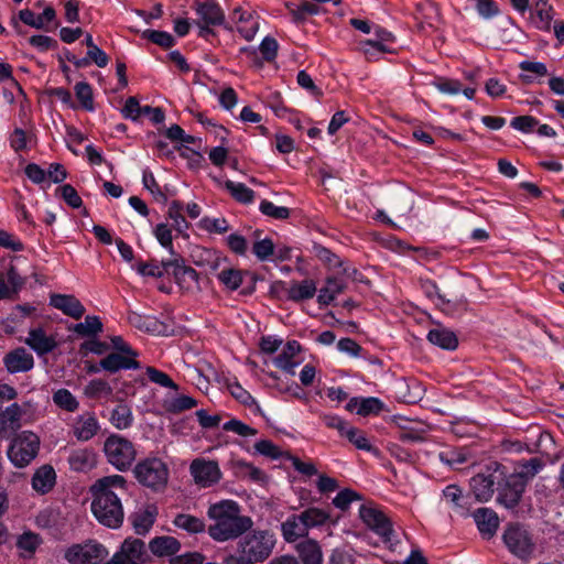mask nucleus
I'll return each instance as SVG.
<instances>
[{
	"label": "nucleus",
	"instance_id": "3",
	"mask_svg": "<svg viewBox=\"0 0 564 564\" xmlns=\"http://www.w3.org/2000/svg\"><path fill=\"white\" fill-rule=\"evenodd\" d=\"M102 322L96 315H87L84 322L68 326L69 332H73L80 338H85L80 345L83 352H135L133 347L122 336L113 335L105 340L97 339V335L102 332Z\"/></svg>",
	"mask_w": 564,
	"mask_h": 564
},
{
	"label": "nucleus",
	"instance_id": "25",
	"mask_svg": "<svg viewBox=\"0 0 564 564\" xmlns=\"http://www.w3.org/2000/svg\"><path fill=\"white\" fill-rule=\"evenodd\" d=\"M25 343L36 352H51L57 348L56 338L47 335L43 328L31 329Z\"/></svg>",
	"mask_w": 564,
	"mask_h": 564
},
{
	"label": "nucleus",
	"instance_id": "28",
	"mask_svg": "<svg viewBox=\"0 0 564 564\" xmlns=\"http://www.w3.org/2000/svg\"><path fill=\"white\" fill-rule=\"evenodd\" d=\"M149 549L156 556H174L181 550V543L174 536H156L150 541Z\"/></svg>",
	"mask_w": 564,
	"mask_h": 564
},
{
	"label": "nucleus",
	"instance_id": "18",
	"mask_svg": "<svg viewBox=\"0 0 564 564\" xmlns=\"http://www.w3.org/2000/svg\"><path fill=\"white\" fill-rule=\"evenodd\" d=\"M32 409L30 401L21 405L12 403L0 413V430L15 432L21 427L22 416Z\"/></svg>",
	"mask_w": 564,
	"mask_h": 564
},
{
	"label": "nucleus",
	"instance_id": "43",
	"mask_svg": "<svg viewBox=\"0 0 564 564\" xmlns=\"http://www.w3.org/2000/svg\"><path fill=\"white\" fill-rule=\"evenodd\" d=\"M53 401L58 408L67 412H75L79 406L76 398L67 389H58L55 391L53 393Z\"/></svg>",
	"mask_w": 564,
	"mask_h": 564
},
{
	"label": "nucleus",
	"instance_id": "19",
	"mask_svg": "<svg viewBox=\"0 0 564 564\" xmlns=\"http://www.w3.org/2000/svg\"><path fill=\"white\" fill-rule=\"evenodd\" d=\"M100 430L99 422L96 415L91 412H86L74 421L72 425V432L74 436L80 442H88Z\"/></svg>",
	"mask_w": 564,
	"mask_h": 564
},
{
	"label": "nucleus",
	"instance_id": "6",
	"mask_svg": "<svg viewBox=\"0 0 564 564\" xmlns=\"http://www.w3.org/2000/svg\"><path fill=\"white\" fill-rule=\"evenodd\" d=\"M102 452L108 464L118 471H127L137 458L134 444L119 434H110L104 442Z\"/></svg>",
	"mask_w": 564,
	"mask_h": 564
},
{
	"label": "nucleus",
	"instance_id": "59",
	"mask_svg": "<svg viewBox=\"0 0 564 564\" xmlns=\"http://www.w3.org/2000/svg\"><path fill=\"white\" fill-rule=\"evenodd\" d=\"M441 460L451 467H457L467 462V455L463 449H447L440 454Z\"/></svg>",
	"mask_w": 564,
	"mask_h": 564
},
{
	"label": "nucleus",
	"instance_id": "7",
	"mask_svg": "<svg viewBox=\"0 0 564 564\" xmlns=\"http://www.w3.org/2000/svg\"><path fill=\"white\" fill-rule=\"evenodd\" d=\"M502 540L509 552L523 561L531 558L535 550L531 533L519 523L509 524L502 534Z\"/></svg>",
	"mask_w": 564,
	"mask_h": 564
},
{
	"label": "nucleus",
	"instance_id": "32",
	"mask_svg": "<svg viewBox=\"0 0 564 564\" xmlns=\"http://www.w3.org/2000/svg\"><path fill=\"white\" fill-rule=\"evenodd\" d=\"M100 367L109 372H117L121 369H137L139 362L128 355H107L100 361Z\"/></svg>",
	"mask_w": 564,
	"mask_h": 564
},
{
	"label": "nucleus",
	"instance_id": "20",
	"mask_svg": "<svg viewBox=\"0 0 564 564\" xmlns=\"http://www.w3.org/2000/svg\"><path fill=\"white\" fill-rule=\"evenodd\" d=\"M496 477L492 473H479L470 479V490L475 499L486 502L491 499L495 492Z\"/></svg>",
	"mask_w": 564,
	"mask_h": 564
},
{
	"label": "nucleus",
	"instance_id": "42",
	"mask_svg": "<svg viewBox=\"0 0 564 564\" xmlns=\"http://www.w3.org/2000/svg\"><path fill=\"white\" fill-rule=\"evenodd\" d=\"M225 186L229 191L231 196L239 203L249 204L254 198V192L242 183L227 181L225 183Z\"/></svg>",
	"mask_w": 564,
	"mask_h": 564
},
{
	"label": "nucleus",
	"instance_id": "36",
	"mask_svg": "<svg viewBox=\"0 0 564 564\" xmlns=\"http://www.w3.org/2000/svg\"><path fill=\"white\" fill-rule=\"evenodd\" d=\"M427 338L432 344L438 346L442 349L454 350L458 345L456 335L445 328L430 330Z\"/></svg>",
	"mask_w": 564,
	"mask_h": 564
},
{
	"label": "nucleus",
	"instance_id": "8",
	"mask_svg": "<svg viewBox=\"0 0 564 564\" xmlns=\"http://www.w3.org/2000/svg\"><path fill=\"white\" fill-rule=\"evenodd\" d=\"M109 552L96 540L69 545L64 551V558L69 564H100Z\"/></svg>",
	"mask_w": 564,
	"mask_h": 564
},
{
	"label": "nucleus",
	"instance_id": "45",
	"mask_svg": "<svg viewBox=\"0 0 564 564\" xmlns=\"http://www.w3.org/2000/svg\"><path fill=\"white\" fill-rule=\"evenodd\" d=\"M183 205L178 200H173L169 207V217L173 220V227L180 234H184L188 228V223L182 215Z\"/></svg>",
	"mask_w": 564,
	"mask_h": 564
},
{
	"label": "nucleus",
	"instance_id": "17",
	"mask_svg": "<svg viewBox=\"0 0 564 564\" xmlns=\"http://www.w3.org/2000/svg\"><path fill=\"white\" fill-rule=\"evenodd\" d=\"M50 305L75 319L83 317L86 312L80 301L72 294H51Z\"/></svg>",
	"mask_w": 564,
	"mask_h": 564
},
{
	"label": "nucleus",
	"instance_id": "9",
	"mask_svg": "<svg viewBox=\"0 0 564 564\" xmlns=\"http://www.w3.org/2000/svg\"><path fill=\"white\" fill-rule=\"evenodd\" d=\"M39 447V437L32 432H23L9 447L8 456L17 467H24L36 457Z\"/></svg>",
	"mask_w": 564,
	"mask_h": 564
},
{
	"label": "nucleus",
	"instance_id": "58",
	"mask_svg": "<svg viewBox=\"0 0 564 564\" xmlns=\"http://www.w3.org/2000/svg\"><path fill=\"white\" fill-rule=\"evenodd\" d=\"M252 252L260 261H264L273 254L274 243L270 238L256 241L252 246Z\"/></svg>",
	"mask_w": 564,
	"mask_h": 564
},
{
	"label": "nucleus",
	"instance_id": "22",
	"mask_svg": "<svg viewBox=\"0 0 564 564\" xmlns=\"http://www.w3.org/2000/svg\"><path fill=\"white\" fill-rule=\"evenodd\" d=\"M480 534L486 539H491L499 528V517L490 508H479L473 513Z\"/></svg>",
	"mask_w": 564,
	"mask_h": 564
},
{
	"label": "nucleus",
	"instance_id": "62",
	"mask_svg": "<svg viewBox=\"0 0 564 564\" xmlns=\"http://www.w3.org/2000/svg\"><path fill=\"white\" fill-rule=\"evenodd\" d=\"M205 556L200 552H186L174 555L170 558L169 564H203Z\"/></svg>",
	"mask_w": 564,
	"mask_h": 564
},
{
	"label": "nucleus",
	"instance_id": "41",
	"mask_svg": "<svg viewBox=\"0 0 564 564\" xmlns=\"http://www.w3.org/2000/svg\"><path fill=\"white\" fill-rule=\"evenodd\" d=\"M234 14L238 22H246L249 24L239 26L238 31L246 40H251L258 30V22L252 19L251 13L245 12L240 8L236 9Z\"/></svg>",
	"mask_w": 564,
	"mask_h": 564
},
{
	"label": "nucleus",
	"instance_id": "27",
	"mask_svg": "<svg viewBox=\"0 0 564 564\" xmlns=\"http://www.w3.org/2000/svg\"><path fill=\"white\" fill-rule=\"evenodd\" d=\"M544 462L539 457H532L528 460H521L518 463L512 477H517V480L522 481L524 486L533 479L544 467Z\"/></svg>",
	"mask_w": 564,
	"mask_h": 564
},
{
	"label": "nucleus",
	"instance_id": "50",
	"mask_svg": "<svg viewBox=\"0 0 564 564\" xmlns=\"http://www.w3.org/2000/svg\"><path fill=\"white\" fill-rule=\"evenodd\" d=\"M142 37L150 40L152 43L158 44L162 47H171L174 44L173 36L164 31L145 30L142 33Z\"/></svg>",
	"mask_w": 564,
	"mask_h": 564
},
{
	"label": "nucleus",
	"instance_id": "12",
	"mask_svg": "<svg viewBox=\"0 0 564 564\" xmlns=\"http://www.w3.org/2000/svg\"><path fill=\"white\" fill-rule=\"evenodd\" d=\"M147 557L144 542L140 539L128 538L106 564H142Z\"/></svg>",
	"mask_w": 564,
	"mask_h": 564
},
{
	"label": "nucleus",
	"instance_id": "2",
	"mask_svg": "<svg viewBox=\"0 0 564 564\" xmlns=\"http://www.w3.org/2000/svg\"><path fill=\"white\" fill-rule=\"evenodd\" d=\"M207 516L213 520L207 532L217 542L236 540L253 525L252 519L241 514L240 506L234 500H221L210 505Z\"/></svg>",
	"mask_w": 564,
	"mask_h": 564
},
{
	"label": "nucleus",
	"instance_id": "52",
	"mask_svg": "<svg viewBox=\"0 0 564 564\" xmlns=\"http://www.w3.org/2000/svg\"><path fill=\"white\" fill-rule=\"evenodd\" d=\"M260 212L274 219H286L290 217V209L286 207L275 206L273 203L269 200H262L259 207Z\"/></svg>",
	"mask_w": 564,
	"mask_h": 564
},
{
	"label": "nucleus",
	"instance_id": "64",
	"mask_svg": "<svg viewBox=\"0 0 564 564\" xmlns=\"http://www.w3.org/2000/svg\"><path fill=\"white\" fill-rule=\"evenodd\" d=\"M358 499H359V496L357 492H355L354 490H350V489H344V490L339 491L336 495V497L333 499V505L336 508L345 510L349 507V505L354 500H358Z\"/></svg>",
	"mask_w": 564,
	"mask_h": 564
},
{
	"label": "nucleus",
	"instance_id": "54",
	"mask_svg": "<svg viewBox=\"0 0 564 564\" xmlns=\"http://www.w3.org/2000/svg\"><path fill=\"white\" fill-rule=\"evenodd\" d=\"M111 393V388L105 380L95 379L91 380L85 387V394L89 398H99Z\"/></svg>",
	"mask_w": 564,
	"mask_h": 564
},
{
	"label": "nucleus",
	"instance_id": "23",
	"mask_svg": "<svg viewBox=\"0 0 564 564\" xmlns=\"http://www.w3.org/2000/svg\"><path fill=\"white\" fill-rule=\"evenodd\" d=\"M195 11L197 21L207 25H221L225 21L224 11L214 0L196 1Z\"/></svg>",
	"mask_w": 564,
	"mask_h": 564
},
{
	"label": "nucleus",
	"instance_id": "24",
	"mask_svg": "<svg viewBox=\"0 0 564 564\" xmlns=\"http://www.w3.org/2000/svg\"><path fill=\"white\" fill-rule=\"evenodd\" d=\"M281 534L285 542L294 543L308 535V530L300 513H293L281 523Z\"/></svg>",
	"mask_w": 564,
	"mask_h": 564
},
{
	"label": "nucleus",
	"instance_id": "29",
	"mask_svg": "<svg viewBox=\"0 0 564 564\" xmlns=\"http://www.w3.org/2000/svg\"><path fill=\"white\" fill-rule=\"evenodd\" d=\"M56 474L52 466L43 465L32 477V487L39 494L48 492L55 485Z\"/></svg>",
	"mask_w": 564,
	"mask_h": 564
},
{
	"label": "nucleus",
	"instance_id": "1",
	"mask_svg": "<svg viewBox=\"0 0 564 564\" xmlns=\"http://www.w3.org/2000/svg\"><path fill=\"white\" fill-rule=\"evenodd\" d=\"M127 490V479L121 475L105 476L93 484L91 512L99 523L111 529L121 527L124 518L121 496Z\"/></svg>",
	"mask_w": 564,
	"mask_h": 564
},
{
	"label": "nucleus",
	"instance_id": "37",
	"mask_svg": "<svg viewBox=\"0 0 564 564\" xmlns=\"http://www.w3.org/2000/svg\"><path fill=\"white\" fill-rule=\"evenodd\" d=\"M300 514L308 531L325 525L330 519V514L327 510L317 507H310L300 512Z\"/></svg>",
	"mask_w": 564,
	"mask_h": 564
},
{
	"label": "nucleus",
	"instance_id": "10",
	"mask_svg": "<svg viewBox=\"0 0 564 564\" xmlns=\"http://www.w3.org/2000/svg\"><path fill=\"white\" fill-rule=\"evenodd\" d=\"M359 516L370 530L382 538L384 543L393 542L394 531L392 523L381 510L372 506H361Z\"/></svg>",
	"mask_w": 564,
	"mask_h": 564
},
{
	"label": "nucleus",
	"instance_id": "11",
	"mask_svg": "<svg viewBox=\"0 0 564 564\" xmlns=\"http://www.w3.org/2000/svg\"><path fill=\"white\" fill-rule=\"evenodd\" d=\"M162 267L167 273L172 269V274L182 289L192 291L199 288L198 273L193 268L186 265L181 256H175L170 260H162Z\"/></svg>",
	"mask_w": 564,
	"mask_h": 564
},
{
	"label": "nucleus",
	"instance_id": "26",
	"mask_svg": "<svg viewBox=\"0 0 564 564\" xmlns=\"http://www.w3.org/2000/svg\"><path fill=\"white\" fill-rule=\"evenodd\" d=\"M295 550L303 564H323V552L317 541L303 540L296 544Z\"/></svg>",
	"mask_w": 564,
	"mask_h": 564
},
{
	"label": "nucleus",
	"instance_id": "33",
	"mask_svg": "<svg viewBox=\"0 0 564 564\" xmlns=\"http://www.w3.org/2000/svg\"><path fill=\"white\" fill-rule=\"evenodd\" d=\"M109 421L117 430L131 427L134 421L131 408L124 403L117 404L111 411Z\"/></svg>",
	"mask_w": 564,
	"mask_h": 564
},
{
	"label": "nucleus",
	"instance_id": "63",
	"mask_svg": "<svg viewBox=\"0 0 564 564\" xmlns=\"http://www.w3.org/2000/svg\"><path fill=\"white\" fill-rule=\"evenodd\" d=\"M319 12V9L316 4L305 1L297 6L295 9L291 10L293 19L297 22L304 21L307 15H314Z\"/></svg>",
	"mask_w": 564,
	"mask_h": 564
},
{
	"label": "nucleus",
	"instance_id": "30",
	"mask_svg": "<svg viewBox=\"0 0 564 564\" xmlns=\"http://www.w3.org/2000/svg\"><path fill=\"white\" fill-rule=\"evenodd\" d=\"M194 263L206 269V273H215L221 265L223 259L210 249L197 248L192 253Z\"/></svg>",
	"mask_w": 564,
	"mask_h": 564
},
{
	"label": "nucleus",
	"instance_id": "57",
	"mask_svg": "<svg viewBox=\"0 0 564 564\" xmlns=\"http://www.w3.org/2000/svg\"><path fill=\"white\" fill-rule=\"evenodd\" d=\"M142 182L144 187L151 192V194L155 197L156 200L163 204L167 202L166 195L161 191L158 182L155 181L154 175L151 172L145 171L143 173Z\"/></svg>",
	"mask_w": 564,
	"mask_h": 564
},
{
	"label": "nucleus",
	"instance_id": "39",
	"mask_svg": "<svg viewBox=\"0 0 564 564\" xmlns=\"http://www.w3.org/2000/svg\"><path fill=\"white\" fill-rule=\"evenodd\" d=\"M41 543V536L32 531H24L17 539V547L24 557L32 556Z\"/></svg>",
	"mask_w": 564,
	"mask_h": 564
},
{
	"label": "nucleus",
	"instance_id": "15",
	"mask_svg": "<svg viewBox=\"0 0 564 564\" xmlns=\"http://www.w3.org/2000/svg\"><path fill=\"white\" fill-rule=\"evenodd\" d=\"M69 468L77 473H88L96 468L98 454L91 447L74 448L67 457Z\"/></svg>",
	"mask_w": 564,
	"mask_h": 564
},
{
	"label": "nucleus",
	"instance_id": "56",
	"mask_svg": "<svg viewBox=\"0 0 564 564\" xmlns=\"http://www.w3.org/2000/svg\"><path fill=\"white\" fill-rule=\"evenodd\" d=\"M223 429L225 431L234 432V433H236L240 436H245V437L254 436L257 434V430H254L253 427L245 424L243 422H241L240 420H237V419H232V420L226 422L223 425Z\"/></svg>",
	"mask_w": 564,
	"mask_h": 564
},
{
	"label": "nucleus",
	"instance_id": "21",
	"mask_svg": "<svg viewBox=\"0 0 564 564\" xmlns=\"http://www.w3.org/2000/svg\"><path fill=\"white\" fill-rule=\"evenodd\" d=\"M129 321L134 327L139 328L140 330L152 334V335L166 336L171 333L170 325L165 324L162 321H159L154 316L140 315L137 313H132L129 316Z\"/></svg>",
	"mask_w": 564,
	"mask_h": 564
},
{
	"label": "nucleus",
	"instance_id": "4",
	"mask_svg": "<svg viewBox=\"0 0 564 564\" xmlns=\"http://www.w3.org/2000/svg\"><path fill=\"white\" fill-rule=\"evenodd\" d=\"M276 544L271 530H249L237 543V554L225 557V564H258L268 560Z\"/></svg>",
	"mask_w": 564,
	"mask_h": 564
},
{
	"label": "nucleus",
	"instance_id": "53",
	"mask_svg": "<svg viewBox=\"0 0 564 564\" xmlns=\"http://www.w3.org/2000/svg\"><path fill=\"white\" fill-rule=\"evenodd\" d=\"M147 375L151 382L156 383L164 388H171L177 390V384L163 371L158 370L153 367L147 368Z\"/></svg>",
	"mask_w": 564,
	"mask_h": 564
},
{
	"label": "nucleus",
	"instance_id": "16",
	"mask_svg": "<svg viewBox=\"0 0 564 564\" xmlns=\"http://www.w3.org/2000/svg\"><path fill=\"white\" fill-rule=\"evenodd\" d=\"M525 488L527 486L522 481L510 475L499 489L497 501L507 509H514L519 505Z\"/></svg>",
	"mask_w": 564,
	"mask_h": 564
},
{
	"label": "nucleus",
	"instance_id": "38",
	"mask_svg": "<svg viewBox=\"0 0 564 564\" xmlns=\"http://www.w3.org/2000/svg\"><path fill=\"white\" fill-rule=\"evenodd\" d=\"M3 364L10 373L26 372L34 366L32 355H4Z\"/></svg>",
	"mask_w": 564,
	"mask_h": 564
},
{
	"label": "nucleus",
	"instance_id": "13",
	"mask_svg": "<svg viewBox=\"0 0 564 564\" xmlns=\"http://www.w3.org/2000/svg\"><path fill=\"white\" fill-rule=\"evenodd\" d=\"M189 473L195 484L203 488L216 485L223 476L218 463L205 458L194 459L189 465Z\"/></svg>",
	"mask_w": 564,
	"mask_h": 564
},
{
	"label": "nucleus",
	"instance_id": "61",
	"mask_svg": "<svg viewBox=\"0 0 564 564\" xmlns=\"http://www.w3.org/2000/svg\"><path fill=\"white\" fill-rule=\"evenodd\" d=\"M278 47V42L273 37L267 36L262 40L259 51L265 62H272L276 57Z\"/></svg>",
	"mask_w": 564,
	"mask_h": 564
},
{
	"label": "nucleus",
	"instance_id": "48",
	"mask_svg": "<svg viewBox=\"0 0 564 564\" xmlns=\"http://www.w3.org/2000/svg\"><path fill=\"white\" fill-rule=\"evenodd\" d=\"M343 436L347 437L358 449L370 451L371 445L366 435L354 426H348Z\"/></svg>",
	"mask_w": 564,
	"mask_h": 564
},
{
	"label": "nucleus",
	"instance_id": "49",
	"mask_svg": "<svg viewBox=\"0 0 564 564\" xmlns=\"http://www.w3.org/2000/svg\"><path fill=\"white\" fill-rule=\"evenodd\" d=\"M56 193L65 200V203L72 208H79L83 205V200L78 195L77 191L70 184H64L56 189Z\"/></svg>",
	"mask_w": 564,
	"mask_h": 564
},
{
	"label": "nucleus",
	"instance_id": "55",
	"mask_svg": "<svg viewBox=\"0 0 564 564\" xmlns=\"http://www.w3.org/2000/svg\"><path fill=\"white\" fill-rule=\"evenodd\" d=\"M383 409V403L373 397L361 398L360 406L357 409V414L367 416L369 414H378Z\"/></svg>",
	"mask_w": 564,
	"mask_h": 564
},
{
	"label": "nucleus",
	"instance_id": "46",
	"mask_svg": "<svg viewBox=\"0 0 564 564\" xmlns=\"http://www.w3.org/2000/svg\"><path fill=\"white\" fill-rule=\"evenodd\" d=\"M75 94L84 109L88 111L94 110L93 89L88 83H77L75 85Z\"/></svg>",
	"mask_w": 564,
	"mask_h": 564
},
{
	"label": "nucleus",
	"instance_id": "5",
	"mask_svg": "<svg viewBox=\"0 0 564 564\" xmlns=\"http://www.w3.org/2000/svg\"><path fill=\"white\" fill-rule=\"evenodd\" d=\"M133 475L142 487L159 492L164 490L169 482L170 469L162 458L147 456L135 464Z\"/></svg>",
	"mask_w": 564,
	"mask_h": 564
},
{
	"label": "nucleus",
	"instance_id": "35",
	"mask_svg": "<svg viewBox=\"0 0 564 564\" xmlns=\"http://www.w3.org/2000/svg\"><path fill=\"white\" fill-rule=\"evenodd\" d=\"M345 289L346 284L341 280L335 276L327 278L325 286L319 290L317 301L319 304L328 305L335 300L336 295L343 293Z\"/></svg>",
	"mask_w": 564,
	"mask_h": 564
},
{
	"label": "nucleus",
	"instance_id": "51",
	"mask_svg": "<svg viewBox=\"0 0 564 564\" xmlns=\"http://www.w3.org/2000/svg\"><path fill=\"white\" fill-rule=\"evenodd\" d=\"M135 270L139 274L143 276L152 278H162L164 275V272H166L165 269L162 267V263L159 264L154 260L150 262H138L135 264Z\"/></svg>",
	"mask_w": 564,
	"mask_h": 564
},
{
	"label": "nucleus",
	"instance_id": "44",
	"mask_svg": "<svg viewBox=\"0 0 564 564\" xmlns=\"http://www.w3.org/2000/svg\"><path fill=\"white\" fill-rule=\"evenodd\" d=\"M217 278L229 290H237L242 282L241 271L234 268L221 269Z\"/></svg>",
	"mask_w": 564,
	"mask_h": 564
},
{
	"label": "nucleus",
	"instance_id": "47",
	"mask_svg": "<svg viewBox=\"0 0 564 564\" xmlns=\"http://www.w3.org/2000/svg\"><path fill=\"white\" fill-rule=\"evenodd\" d=\"M132 523L135 533L147 534L154 523V514L149 510L141 511L134 516Z\"/></svg>",
	"mask_w": 564,
	"mask_h": 564
},
{
	"label": "nucleus",
	"instance_id": "60",
	"mask_svg": "<svg viewBox=\"0 0 564 564\" xmlns=\"http://www.w3.org/2000/svg\"><path fill=\"white\" fill-rule=\"evenodd\" d=\"M361 50L368 59L375 57V51L379 53H391L392 51L380 40H366L360 43Z\"/></svg>",
	"mask_w": 564,
	"mask_h": 564
},
{
	"label": "nucleus",
	"instance_id": "14",
	"mask_svg": "<svg viewBox=\"0 0 564 564\" xmlns=\"http://www.w3.org/2000/svg\"><path fill=\"white\" fill-rule=\"evenodd\" d=\"M442 501L445 502L452 511L460 517H466L470 510L471 503L468 495L455 484H451L443 489Z\"/></svg>",
	"mask_w": 564,
	"mask_h": 564
},
{
	"label": "nucleus",
	"instance_id": "31",
	"mask_svg": "<svg viewBox=\"0 0 564 564\" xmlns=\"http://www.w3.org/2000/svg\"><path fill=\"white\" fill-rule=\"evenodd\" d=\"M317 291L316 283L306 279L301 282L292 281L288 289V299L294 302L312 299Z\"/></svg>",
	"mask_w": 564,
	"mask_h": 564
},
{
	"label": "nucleus",
	"instance_id": "40",
	"mask_svg": "<svg viewBox=\"0 0 564 564\" xmlns=\"http://www.w3.org/2000/svg\"><path fill=\"white\" fill-rule=\"evenodd\" d=\"M533 11L539 19V28L545 31H550L551 21L554 15L553 7L547 0H536L533 4Z\"/></svg>",
	"mask_w": 564,
	"mask_h": 564
},
{
	"label": "nucleus",
	"instance_id": "34",
	"mask_svg": "<svg viewBox=\"0 0 564 564\" xmlns=\"http://www.w3.org/2000/svg\"><path fill=\"white\" fill-rule=\"evenodd\" d=\"M173 524L189 534L202 533L206 530L204 520L189 513L177 514L173 520Z\"/></svg>",
	"mask_w": 564,
	"mask_h": 564
}]
</instances>
